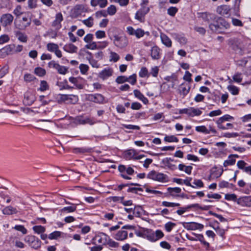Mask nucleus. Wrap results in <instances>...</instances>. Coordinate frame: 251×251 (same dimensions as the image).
I'll return each mask as SVG.
<instances>
[{
  "label": "nucleus",
  "mask_w": 251,
  "mask_h": 251,
  "mask_svg": "<svg viewBox=\"0 0 251 251\" xmlns=\"http://www.w3.org/2000/svg\"><path fill=\"white\" fill-rule=\"evenodd\" d=\"M228 90L233 95H236L239 94V89L234 85H229L227 87Z\"/></svg>",
  "instance_id": "obj_52"
},
{
  "label": "nucleus",
  "mask_w": 251,
  "mask_h": 251,
  "mask_svg": "<svg viewBox=\"0 0 251 251\" xmlns=\"http://www.w3.org/2000/svg\"><path fill=\"white\" fill-rule=\"evenodd\" d=\"M75 152L85 153L91 152L92 149L87 147H82L75 148Z\"/></svg>",
  "instance_id": "obj_43"
},
{
  "label": "nucleus",
  "mask_w": 251,
  "mask_h": 251,
  "mask_svg": "<svg viewBox=\"0 0 251 251\" xmlns=\"http://www.w3.org/2000/svg\"><path fill=\"white\" fill-rule=\"evenodd\" d=\"M16 37L21 42L26 43L27 41V36L25 33L17 31L15 33Z\"/></svg>",
  "instance_id": "obj_39"
},
{
  "label": "nucleus",
  "mask_w": 251,
  "mask_h": 251,
  "mask_svg": "<svg viewBox=\"0 0 251 251\" xmlns=\"http://www.w3.org/2000/svg\"><path fill=\"white\" fill-rule=\"evenodd\" d=\"M176 226V224L171 222H168L166 223L164 225V227L165 230L168 232H170L172 231L173 228Z\"/></svg>",
  "instance_id": "obj_49"
},
{
  "label": "nucleus",
  "mask_w": 251,
  "mask_h": 251,
  "mask_svg": "<svg viewBox=\"0 0 251 251\" xmlns=\"http://www.w3.org/2000/svg\"><path fill=\"white\" fill-rule=\"evenodd\" d=\"M107 4V0H91L90 1V4L92 6L96 7L99 5L101 8L105 7Z\"/></svg>",
  "instance_id": "obj_21"
},
{
  "label": "nucleus",
  "mask_w": 251,
  "mask_h": 251,
  "mask_svg": "<svg viewBox=\"0 0 251 251\" xmlns=\"http://www.w3.org/2000/svg\"><path fill=\"white\" fill-rule=\"evenodd\" d=\"M72 123L75 125H94L95 121L93 119L89 117H85L82 116H76L72 119Z\"/></svg>",
  "instance_id": "obj_4"
},
{
  "label": "nucleus",
  "mask_w": 251,
  "mask_h": 251,
  "mask_svg": "<svg viewBox=\"0 0 251 251\" xmlns=\"http://www.w3.org/2000/svg\"><path fill=\"white\" fill-rule=\"evenodd\" d=\"M76 209V205L75 204H71V206L64 207L60 211L62 214H67L75 212Z\"/></svg>",
  "instance_id": "obj_29"
},
{
  "label": "nucleus",
  "mask_w": 251,
  "mask_h": 251,
  "mask_svg": "<svg viewBox=\"0 0 251 251\" xmlns=\"http://www.w3.org/2000/svg\"><path fill=\"white\" fill-rule=\"evenodd\" d=\"M2 211L3 214L7 215L16 214L18 212L16 208L11 206H7L5 207L3 209Z\"/></svg>",
  "instance_id": "obj_26"
},
{
  "label": "nucleus",
  "mask_w": 251,
  "mask_h": 251,
  "mask_svg": "<svg viewBox=\"0 0 251 251\" xmlns=\"http://www.w3.org/2000/svg\"><path fill=\"white\" fill-rule=\"evenodd\" d=\"M137 154V152L134 149L128 150L125 151V156L126 159H135L136 155Z\"/></svg>",
  "instance_id": "obj_28"
},
{
  "label": "nucleus",
  "mask_w": 251,
  "mask_h": 251,
  "mask_svg": "<svg viewBox=\"0 0 251 251\" xmlns=\"http://www.w3.org/2000/svg\"><path fill=\"white\" fill-rule=\"evenodd\" d=\"M150 10V7L142 6L137 11L135 15V18L140 22L145 21V16Z\"/></svg>",
  "instance_id": "obj_8"
},
{
  "label": "nucleus",
  "mask_w": 251,
  "mask_h": 251,
  "mask_svg": "<svg viewBox=\"0 0 251 251\" xmlns=\"http://www.w3.org/2000/svg\"><path fill=\"white\" fill-rule=\"evenodd\" d=\"M230 11V8L229 6L227 5H221L218 6L217 8V13L222 16L229 14Z\"/></svg>",
  "instance_id": "obj_20"
},
{
  "label": "nucleus",
  "mask_w": 251,
  "mask_h": 251,
  "mask_svg": "<svg viewBox=\"0 0 251 251\" xmlns=\"http://www.w3.org/2000/svg\"><path fill=\"white\" fill-rule=\"evenodd\" d=\"M113 237L117 240L123 241L127 238V232L121 230L118 231Z\"/></svg>",
  "instance_id": "obj_22"
},
{
  "label": "nucleus",
  "mask_w": 251,
  "mask_h": 251,
  "mask_svg": "<svg viewBox=\"0 0 251 251\" xmlns=\"http://www.w3.org/2000/svg\"><path fill=\"white\" fill-rule=\"evenodd\" d=\"M170 195L173 197H179V195H177L181 192V189L179 187H169L167 189Z\"/></svg>",
  "instance_id": "obj_34"
},
{
  "label": "nucleus",
  "mask_w": 251,
  "mask_h": 251,
  "mask_svg": "<svg viewBox=\"0 0 251 251\" xmlns=\"http://www.w3.org/2000/svg\"><path fill=\"white\" fill-rule=\"evenodd\" d=\"M215 21L218 23L220 26L222 27V28L228 29L230 27V24L227 22L224 19L221 17H216Z\"/></svg>",
  "instance_id": "obj_27"
},
{
  "label": "nucleus",
  "mask_w": 251,
  "mask_h": 251,
  "mask_svg": "<svg viewBox=\"0 0 251 251\" xmlns=\"http://www.w3.org/2000/svg\"><path fill=\"white\" fill-rule=\"evenodd\" d=\"M126 167L124 165H120L118 166V170L121 173V176L123 178L127 180L131 179V177L126 175Z\"/></svg>",
  "instance_id": "obj_35"
},
{
  "label": "nucleus",
  "mask_w": 251,
  "mask_h": 251,
  "mask_svg": "<svg viewBox=\"0 0 251 251\" xmlns=\"http://www.w3.org/2000/svg\"><path fill=\"white\" fill-rule=\"evenodd\" d=\"M190 86L189 84L182 83L180 85L179 88V91L180 95H182L183 97L187 95L189 92Z\"/></svg>",
  "instance_id": "obj_25"
},
{
  "label": "nucleus",
  "mask_w": 251,
  "mask_h": 251,
  "mask_svg": "<svg viewBox=\"0 0 251 251\" xmlns=\"http://www.w3.org/2000/svg\"><path fill=\"white\" fill-rule=\"evenodd\" d=\"M133 94L135 98L141 100L143 103L147 104L149 103L148 99L138 90L135 89L133 91Z\"/></svg>",
  "instance_id": "obj_23"
},
{
  "label": "nucleus",
  "mask_w": 251,
  "mask_h": 251,
  "mask_svg": "<svg viewBox=\"0 0 251 251\" xmlns=\"http://www.w3.org/2000/svg\"><path fill=\"white\" fill-rule=\"evenodd\" d=\"M69 80L74 84L76 88L82 89L84 88V80L81 77H70Z\"/></svg>",
  "instance_id": "obj_10"
},
{
  "label": "nucleus",
  "mask_w": 251,
  "mask_h": 251,
  "mask_svg": "<svg viewBox=\"0 0 251 251\" xmlns=\"http://www.w3.org/2000/svg\"><path fill=\"white\" fill-rule=\"evenodd\" d=\"M86 53L89 55V57H87V59L88 60L89 63L93 68H98L100 67V64L98 63V62L94 59L92 57V54L91 52L87 51Z\"/></svg>",
  "instance_id": "obj_32"
},
{
  "label": "nucleus",
  "mask_w": 251,
  "mask_h": 251,
  "mask_svg": "<svg viewBox=\"0 0 251 251\" xmlns=\"http://www.w3.org/2000/svg\"><path fill=\"white\" fill-rule=\"evenodd\" d=\"M163 161L165 165L170 170H175L176 169V165L171 163V162L174 161V160L171 158H166Z\"/></svg>",
  "instance_id": "obj_33"
},
{
  "label": "nucleus",
  "mask_w": 251,
  "mask_h": 251,
  "mask_svg": "<svg viewBox=\"0 0 251 251\" xmlns=\"http://www.w3.org/2000/svg\"><path fill=\"white\" fill-rule=\"evenodd\" d=\"M143 234L144 237H146L149 240L155 242L154 232L152 230L147 229L144 231Z\"/></svg>",
  "instance_id": "obj_30"
},
{
  "label": "nucleus",
  "mask_w": 251,
  "mask_h": 251,
  "mask_svg": "<svg viewBox=\"0 0 251 251\" xmlns=\"http://www.w3.org/2000/svg\"><path fill=\"white\" fill-rule=\"evenodd\" d=\"M34 73L38 76L42 77L44 76L46 74L45 69L41 67H36L34 69Z\"/></svg>",
  "instance_id": "obj_44"
},
{
  "label": "nucleus",
  "mask_w": 251,
  "mask_h": 251,
  "mask_svg": "<svg viewBox=\"0 0 251 251\" xmlns=\"http://www.w3.org/2000/svg\"><path fill=\"white\" fill-rule=\"evenodd\" d=\"M161 49L157 46H154L151 50V56L153 60H158L161 57Z\"/></svg>",
  "instance_id": "obj_15"
},
{
  "label": "nucleus",
  "mask_w": 251,
  "mask_h": 251,
  "mask_svg": "<svg viewBox=\"0 0 251 251\" xmlns=\"http://www.w3.org/2000/svg\"><path fill=\"white\" fill-rule=\"evenodd\" d=\"M85 48L89 50L98 49V46L95 42H91L85 46Z\"/></svg>",
  "instance_id": "obj_64"
},
{
  "label": "nucleus",
  "mask_w": 251,
  "mask_h": 251,
  "mask_svg": "<svg viewBox=\"0 0 251 251\" xmlns=\"http://www.w3.org/2000/svg\"><path fill=\"white\" fill-rule=\"evenodd\" d=\"M127 82L132 85H135L137 82V75L135 74L130 75L127 77Z\"/></svg>",
  "instance_id": "obj_62"
},
{
  "label": "nucleus",
  "mask_w": 251,
  "mask_h": 251,
  "mask_svg": "<svg viewBox=\"0 0 251 251\" xmlns=\"http://www.w3.org/2000/svg\"><path fill=\"white\" fill-rule=\"evenodd\" d=\"M61 235V232L59 231H54L48 235V238L50 240H56L60 237Z\"/></svg>",
  "instance_id": "obj_42"
},
{
  "label": "nucleus",
  "mask_w": 251,
  "mask_h": 251,
  "mask_svg": "<svg viewBox=\"0 0 251 251\" xmlns=\"http://www.w3.org/2000/svg\"><path fill=\"white\" fill-rule=\"evenodd\" d=\"M35 233L41 234L46 231V228L42 226H35L32 227Z\"/></svg>",
  "instance_id": "obj_47"
},
{
  "label": "nucleus",
  "mask_w": 251,
  "mask_h": 251,
  "mask_svg": "<svg viewBox=\"0 0 251 251\" xmlns=\"http://www.w3.org/2000/svg\"><path fill=\"white\" fill-rule=\"evenodd\" d=\"M232 119H233V117L229 115L226 114L219 118L218 120L216 121V123L219 129L225 130L226 127L223 125V123L226 121H229Z\"/></svg>",
  "instance_id": "obj_9"
},
{
  "label": "nucleus",
  "mask_w": 251,
  "mask_h": 251,
  "mask_svg": "<svg viewBox=\"0 0 251 251\" xmlns=\"http://www.w3.org/2000/svg\"><path fill=\"white\" fill-rule=\"evenodd\" d=\"M183 226L186 229L192 230L203 227V225L195 222L184 223Z\"/></svg>",
  "instance_id": "obj_18"
},
{
  "label": "nucleus",
  "mask_w": 251,
  "mask_h": 251,
  "mask_svg": "<svg viewBox=\"0 0 251 251\" xmlns=\"http://www.w3.org/2000/svg\"><path fill=\"white\" fill-rule=\"evenodd\" d=\"M86 99L88 101L99 104H102L105 102V98L100 94H88L86 97Z\"/></svg>",
  "instance_id": "obj_7"
},
{
  "label": "nucleus",
  "mask_w": 251,
  "mask_h": 251,
  "mask_svg": "<svg viewBox=\"0 0 251 251\" xmlns=\"http://www.w3.org/2000/svg\"><path fill=\"white\" fill-rule=\"evenodd\" d=\"M63 49L65 51L70 53H76L78 50L77 47L72 43L65 45Z\"/></svg>",
  "instance_id": "obj_24"
},
{
  "label": "nucleus",
  "mask_w": 251,
  "mask_h": 251,
  "mask_svg": "<svg viewBox=\"0 0 251 251\" xmlns=\"http://www.w3.org/2000/svg\"><path fill=\"white\" fill-rule=\"evenodd\" d=\"M50 68L54 69L59 74L65 75L68 72V68L61 66L54 60L50 61L48 64Z\"/></svg>",
  "instance_id": "obj_5"
},
{
  "label": "nucleus",
  "mask_w": 251,
  "mask_h": 251,
  "mask_svg": "<svg viewBox=\"0 0 251 251\" xmlns=\"http://www.w3.org/2000/svg\"><path fill=\"white\" fill-rule=\"evenodd\" d=\"M115 82L118 84H123L127 82V77L125 75L118 76L115 80Z\"/></svg>",
  "instance_id": "obj_63"
},
{
  "label": "nucleus",
  "mask_w": 251,
  "mask_h": 251,
  "mask_svg": "<svg viewBox=\"0 0 251 251\" xmlns=\"http://www.w3.org/2000/svg\"><path fill=\"white\" fill-rule=\"evenodd\" d=\"M192 188H202L204 186V183L201 179H195L194 180Z\"/></svg>",
  "instance_id": "obj_51"
},
{
  "label": "nucleus",
  "mask_w": 251,
  "mask_h": 251,
  "mask_svg": "<svg viewBox=\"0 0 251 251\" xmlns=\"http://www.w3.org/2000/svg\"><path fill=\"white\" fill-rule=\"evenodd\" d=\"M109 58H110L109 60L110 61H113L114 62H116L119 60L120 56L117 53H116L114 51H111L110 52Z\"/></svg>",
  "instance_id": "obj_54"
},
{
  "label": "nucleus",
  "mask_w": 251,
  "mask_h": 251,
  "mask_svg": "<svg viewBox=\"0 0 251 251\" xmlns=\"http://www.w3.org/2000/svg\"><path fill=\"white\" fill-rule=\"evenodd\" d=\"M114 44L117 47L123 49L125 48L128 45V39L126 37L119 36L115 35L113 37Z\"/></svg>",
  "instance_id": "obj_6"
},
{
  "label": "nucleus",
  "mask_w": 251,
  "mask_h": 251,
  "mask_svg": "<svg viewBox=\"0 0 251 251\" xmlns=\"http://www.w3.org/2000/svg\"><path fill=\"white\" fill-rule=\"evenodd\" d=\"M179 114H185L189 117H194L195 116H200L202 114V111L199 108L189 107L188 108L179 109Z\"/></svg>",
  "instance_id": "obj_3"
},
{
  "label": "nucleus",
  "mask_w": 251,
  "mask_h": 251,
  "mask_svg": "<svg viewBox=\"0 0 251 251\" xmlns=\"http://www.w3.org/2000/svg\"><path fill=\"white\" fill-rule=\"evenodd\" d=\"M177 11V7L171 6L167 9V14L171 16L174 17Z\"/></svg>",
  "instance_id": "obj_57"
},
{
  "label": "nucleus",
  "mask_w": 251,
  "mask_h": 251,
  "mask_svg": "<svg viewBox=\"0 0 251 251\" xmlns=\"http://www.w3.org/2000/svg\"><path fill=\"white\" fill-rule=\"evenodd\" d=\"M12 228L21 232L23 234H25L27 232V229L23 225H16Z\"/></svg>",
  "instance_id": "obj_59"
},
{
  "label": "nucleus",
  "mask_w": 251,
  "mask_h": 251,
  "mask_svg": "<svg viewBox=\"0 0 251 251\" xmlns=\"http://www.w3.org/2000/svg\"><path fill=\"white\" fill-rule=\"evenodd\" d=\"M25 241L28 245L35 250H38L41 247V242L36 237L33 235H27L25 237Z\"/></svg>",
  "instance_id": "obj_2"
},
{
  "label": "nucleus",
  "mask_w": 251,
  "mask_h": 251,
  "mask_svg": "<svg viewBox=\"0 0 251 251\" xmlns=\"http://www.w3.org/2000/svg\"><path fill=\"white\" fill-rule=\"evenodd\" d=\"M236 160L235 158L232 157H229V155L228 157V159L225 160L224 162V166L226 167L229 165H233L235 163Z\"/></svg>",
  "instance_id": "obj_61"
},
{
  "label": "nucleus",
  "mask_w": 251,
  "mask_h": 251,
  "mask_svg": "<svg viewBox=\"0 0 251 251\" xmlns=\"http://www.w3.org/2000/svg\"><path fill=\"white\" fill-rule=\"evenodd\" d=\"M199 18H201L204 21L209 23L211 21H215L216 16L214 14L207 12L198 13Z\"/></svg>",
  "instance_id": "obj_12"
},
{
  "label": "nucleus",
  "mask_w": 251,
  "mask_h": 251,
  "mask_svg": "<svg viewBox=\"0 0 251 251\" xmlns=\"http://www.w3.org/2000/svg\"><path fill=\"white\" fill-rule=\"evenodd\" d=\"M68 104H75L78 101V97L77 95L70 94Z\"/></svg>",
  "instance_id": "obj_46"
},
{
  "label": "nucleus",
  "mask_w": 251,
  "mask_h": 251,
  "mask_svg": "<svg viewBox=\"0 0 251 251\" xmlns=\"http://www.w3.org/2000/svg\"><path fill=\"white\" fill-rule=\"evenodd\" d=\"M58 48V45L55 43H50L47 45V49L50 52H54Z\"/></svg>",
  "instance_id": "obj_48"
},
{
  "label": "nucleus",
  "mask_w": 251,
  "mask_h": 251,
  "mask_svg": "<svg viewBox=\"0 0 251 251\" xmlns=\"http://www.w3.org/2000/svg\"><path fill=\"white\" fill-rule=\"evenodd\" d=\"M209 27L212 31L218 33L221 32L220 30L222 29V27L220 26L218 23H216V24H209Z\"/></svg>",
  "instance_id": "obj_41"
},
{
  "label": "nucleus",
  "mask_w": 251,
  "mask_h": 251,
  "mask_svg": "<svg viewBox=\"0 0 251 251\" xmlns=\"http://www.w3.org/2000/svg\"><path fill=\"white\" fill-rule=\"evenodd\" d=\"M142 208L140 206H135L133 209L132 214L136 217L141 215Z\"/></svg>",
  "instance_id": "obj_53"
},
{
  "label": "nucleus",
  "mask_w": 251,
  "mask_h": 251,
  "mask_svg": "<svg viewBox=\"0 0 251 251\" xmlns=\"http://www.w3.org/2000/svg\"><path fill=\"white\" fill-rule=\"evenodd\" d=\"M63 20L62 14L60 12L57 13L55 15V19L52 23V26L57 29H60L61 27V22Z\"/></svg>",
  "instance_id": "obj_19"
},
{
  "label": "nucleus",
  "mask_w": 251,
  "mask_h": 251,
  "mask_svg": "<svg viewBox=\"0 0 251 251\" xmlns=\"http://www.w3.org/2000/svg\"><path fill=\"white\" fill-rule=\"evenodd\" d=\"M237 203L242 206L251 207V196H245L237 200Z\"/></svg>",
  "instance_id": "obj_17"
},
{
  "label": "nucleus",
  "mask_w": 251,
  "mask_h": 251,
  "mask_svg": "<svg viewBox=\"0 0 251 251\" xmlns=\"http://www.w3.org/2000/svg\"><path fill=\"white\" fill-rule=\"evenodd\" d=\"M147 177L161 183L168 182L169 180L168 176L167 175L154 170L150 172L147 175Z\"/></svg>",
  "instance_id": "obj_1"
},
{
  "label": "nucleus",
  "mask_w": 251,
  "mask_h": 251,
  "mask_svg": "<svg viewBox=\"0 0 251 251\" xmlns=\"http://www.w3.org/2000/svg\"><path fill=\"white\" fill-rule=\"evenodd\" d=\"M116 7L114 5H110L109 7H108L106 10L107 15H109L110 16L114 15L116 13Z\"/></svg>",
  "instance_id": "obj_56"
},
{
  "label": "nucleus",
  "mask_w": 251,
  "mask_h": 251,
  "mask_svg": "<svg viewBox=\"0 0 251 251\" xmlns=\"http://www.w3.org/2000/svg\"><path fill=\"white\" fill-rule=\"evenodd\" d=\"M178 168L180 171H184L186 174L190 175L193 167L191 166H186L183 164H180L178 165Z\"/></svg>",
  "instance_id": "obj_36"
},
{
  "label": "nucleus",
  "mask_w": 251,
  "mask_h": 251,
  "mask_svg": "<svg viewBox=\"0 0 251 251\" xmlns=\"http://www.w3.org/2000/svg\"><path fill=\"white\" fill-rule=\"evenodd\" d=\"M20 22L21 24L17 25V27L19 29L23 30L30 25L31 20L29 16H25L22 18Z\"/></svg>",
  "instance_id": "obj_13"
},
{
  "label": "nucleus",
  "mask_w": 251,
  "mask_h": 251,
  "mask_svg": "<svg viewBox=\"0 0 251 251\" xmlns=\"http://www.w3.org/2000/svg\"><path fill=\"white\" fill-rule=\"evenodd\" d=\"M93 20L92 17H89L88 19L83 20L82 23L87 27H91L94 25Z\"/></svg>",
  "instance_id": "obj_58"
},
{
  "label": "nucleus",
  "mask_w": 251,
  "mask_h": 251,
  "mask_svg": "<svg viewBox=\"0 0 251 251\" xmlns=\"http://www.w3.org/2000/svg\"><path fill=\"white\" fill-rule=\"evenodd\" d=\"M36 100L34 94L30 92H26L25 94L24 102L28 105H32Z\"/></svg>",
  "instance_id": "obj_16"
},
{
  "label": "nucleus",
  "mask_w": 251,
  "mask_h": 251,
  "mask_svg": "<svg viewBox=\"0 0 251 251\" xmlns=\"http://www.w3.org/2000/svg\"><path fill=\"white\" fill-rule=\"evenodd\" d=\"M160 38L162 44L168 48L172 47V41L166 34L161 33L160 34Z\"/></svg>",
  "instance_id": "obj_31"
},
{
  "label": "nucleus",
  "mask_w": 251,
  "mask_h": 251,
  "mask_svg": "<svg viewBox=\"0 0 251 251\" xmlns=\"http://www.w3.org/2000/svg\"><path fill=\"white\" fill-rule=\"evenodd\" d=\"M196 130L197 132H201L204 134H209L210 131L208 130L205 126H197L196 127Z\"/></svg>",
  "instance_id": "obj_50"
},
{
  "label": "nucleus",
  "mask_w": 251,
  "mask_h": 251,
  "mask_svg": "<svg viewBox=\"0 0 251 251\" xmlns=\"http://www.w3.org/2000/svg\"><path fill=\"white\" fill-rule=\"evenodd\" d=\"M139 75L140 77H149L150 74L149 73L148 69L145 67H143L141 68L139 72Z\"/></svg>",
  "instance_id": "obj_40"
},
{
  "label": "nucleus",
  "mask_w": 251,
  "mask_h": 251,
  "mask_svg": "<svg viewBox=\"0 0 251 251\" xmlns=\"http://www.w3.org/2000/svg\"><path fill=\"white\" fill-rule=\"evenodd\" d=\"M49 89V85L45 80H41L40 82V87L38 89L41 92L45 91Z\"/></svg>",
  "instance_id": "obj_45"
},
{
  "label": "nucleus",
  "mask_w": 251,
  "mask_h": 251,
  "mask_svg": "<svg viewBox=\"0 0 251 251\" xmlns=\"http://www.w3.org/2000/svg\"><path fill=\"white\" fill-rule=\"evenodd\" d=\"M167 142H178V139L174 135L166 136L164 139Z\"/></svg>",
  "instance_id": "obj_60"
},
{
  "label": "nucleus",
  "mask_w": 251,
  "mask_h": 251,
  "mask_svg": "<svg viewBox=\"0 0 251 251\" xmlns=\"http://www.w3.org/2000/svg\"><path fill=\"white\" fill-rule=\"evenodd\" d=\"M175 38L181 45H185L187 43V39L183 34H176Z\"/></svg>",
  "instance_id": "obj_38"
},
{
  "label": "nucleus",
  "mask_w": 251,
  "mask_h": 251,
  "mask_svg": "<svg viewBox=\"0 0 251 251\" xmlns=\"http://www.w3.org/2000/svg\"><path fill=\"white\" fill-rule=\"evenodd\" d=\"M79 68L81 74L86 75L88 71L89 70V67L88 65L86 64H81L79 66Z\"/></svg>",
  "instance_id": "obj_55"
},
{
  "label": "nucleus",
  "mask_w": 251,
  "mask_h": 251,
  "mask_svg": "<svg viewBox=\"0 0 251 251\" xmlns=\"http://www.w3.org/2000/svg\"><path fill=\"white\" fill-rule=\"evenodd\" d=\"M56 85L58 86L60 90L63 89H71L74 88V87L70 86L68 84V81L66 79L64 80L63 81H57Z\"/></svg>",
  "instance_id": "obj_37"
},
{
  "label": "nucleus",
  "mask_w": 251,
  "mask_h": 251,
  "mask_svg": "<svg viewBox=\"0 0 251 251\" xmlns=\"http://www.w3.org/2000/svg\"><path fill=\"white\" fill-rule=\"evenodd\" d=\"M14 17L11 14H3L0 18V23L4 26L10 25L13 21Z\"/></svg>",
  "instance_id": "obj_11"
},
{
  "label": "nucleus",
  "mask_w": 251,
  "mask_h": 251,
  "mask_svg": "<svg viewBox=\"0 0 251 251\" xmlns=\"http://www.w3.org/2000/svg\"><path fill=\"white\" fill-rule=\"evenodd\" d=\"M113 73V69L111 68L108 67L104 68L99 73V77L102 80H105L112 76Z\"/></svg>",
  "instance_id": "obj_14"
}]
</instances>
